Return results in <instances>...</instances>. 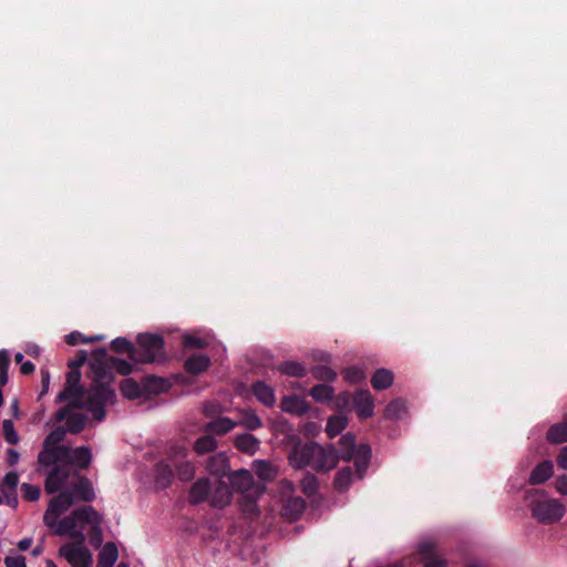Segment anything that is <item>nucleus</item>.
Here are the masks:
<instances>
[{
  "mask_svg": "<svg viewBox=\"0 0 567 567\" xmlns=\"http://www.w3.org/2000/svg\"><path fill=\"white\" fill-rule=\"evenodd\" d=\"M206 468L214 476H225L229 470L227 455L223 452L212 455L207 461Z\"/></svg>",
  "mask_w": 567,
  "mask_h": 567,
  "instance_id": "19",
  "label": "nucleus"
},
{
  "mask_svg": "<svg viewBox=\"0 0 567 567\" xmlns=\"http://www.w3.org/2000/svg\"><path fill=\"white\" fill-rule=\"evenodd\" d=\"M14 359H16V362H17L18 364H20V365L22 364V362H24V360H23V359H24V357H23V354H22V353H20V352L16 353Z\"/></svg>",
  "mask_w": 567,
  "mask_h": 567,
  "instance_id": "63",
  "label": "nucleus"
},
{
  "mask_svg": "<svg viewBox=\"0 0 567 567\" xmlns=\"http://www.w3.org/2000/svg\"><path fill=\"white\" fill-rule=\"evenodd\" d=\"M20 371L23 374H30V373H32L34 371V364L32 362H30V361H24L20 365Z\"/></svg>",
  "mask_w": 567,
  "mask_h": 567,
  "instance_id": "55",
  "label": "nucleus"
},
{
  "mask_svg": "<svg viewBox=\"0 0 567 567\" xmlns=\"http://www.w3.org/2000/svg\"><path fill=\"white\" fill-rule=\"evenodd\" d=\"M393 373L388 369H378L371 378V384L374 390H385L393 383Z\"/></svg>",
  "mask_w": 567,
  "mask_h": 567,
  "instance_id": "29",
  "label": "nucleus"
},
{
  "mask_svg": "<svg viewBox=\"0 0 567 567\" xmlns=\"http://www.w3.org/2000/svg\"><path fill=\"white\" fill-rule=\"evenodd\" d=\"M217 446V441L210 436L205 435L196 440L194 444V450L197 454H205L208 452H213Z\"/></svg>",
  "mask_w": 567,
  "mask_h": 567,
  "instance_id": "40",
  "label": "nucleus"
},
{
  "mask_svg": "<svg viewBox=\"0 0 567 567\" xmlns=\"http://www.w3.org/2000/svg\"><path fill=\"white\" fill-rule=\"evenodd\" d=\"M2 434L9 444H17L19 436L14 430L13 422L11 420H4L2 423Z\"/></svg>",
  "mask_w": 567,
  "mask_h": 567,
  "instance_id": "47",
  "label": "nucleus"
},
{
  "mask_svg": "<svg viewBox=\"0 0 567 567\" xmlns=\"http://www.w3.org/2000/svg\"><path fill=\"white\" fill-rule=\"evenodd\" d=\"M554 474V464L551 461H544L538 464L529 475V483L533 485L542 484L549 480Z\"/></svg>",
  "mask_w": 567,
  "mask_h": 567,
  "instance_id": "22",
  "label": "nucleus"
},
{
  "mask_svg": "<svg viewBox=\"0 0 567 567\" xmlns=\"http://www.w3.org/2000/svg\"><path fill=\"white\" fill-rule=\"evenodd\" d=\"M80 402H81V405L79 404V406L71 404V402H68V405L61 408L55 414V420L58 422H62V421L66 422V426H68L66 430L71 433L81 432L86 424V415L81 411L82 409L85 408L87 411L93 413L89 409L87 396L85 399H81ZM92 415H94V414H92ZM93 417L95 419V416H93Z\"/></svg>",
  "mask_w": 567,
  "mask_h": 567,
  "instance_id": "9",
  "label": "nucleus"
},
{
  "mask_svg": "<svg viewBox=\"0 0 567 567\" xmlns=\"http://www.w3.org/2000/svg\"><path fill=\"white\" fill-rule=\"evenodd\" d=\"M333 388L327 384H317L311 388L309 394L317 402L329 401L333 395Z\"/></svg>",
  "mask_w": 567,
  "mask_h": 567,
  "instance_id": "36",
  "label": "nucleus"
},
{
  "mask_svg": "<svg viewBox=\"0 0 567 567\" xmlns=\"http://www.w3.org/2000/svg\"><path fill=\"white\" fill-rule=\"evenodd\" d=\"M137 346L136 353L133 354L136 363L162 361L165 358L164 340L159 334L141 333Z\"/></svg>",
  "mask_w": 567,
  "mask_h": 567,
  "instance_id": "8",
  "label": "nucleus"
},
{
  "mask_svg": "<svg viewBox=\"0 0 567 567\" xmlns=\"http://www.w3.org/2000/svg\"><path fill=\"white\" fill-rule=\"evenodd\" d=\"M42 550H43V549H42V547H41V546H37V547H34V548L32 549V555H33V556H39V555H41Z\"/></svg>",
  "mask_w": 567,
  "mask_h": 567,
  "instance_id": "64",
  "label": "nucleus"
},
{
  "mask_svg": "<svg viewBox=\"0 0 567 567\" xmlns=\"http://www.w3.org/2000/svg\"><path fill=\"white\" fill-rule=\"evenodd\" d=\"M312 375L320 381H333L337 372L327 365H317L312 369Z\"/></svg>",
  "mask_w": 567,
  "mask_h": 567,
  "instance_id": "46",
  "label": "nucleus"
},
{
  "mask_svg": "<svg viewBox=\"0 0 567 567\" xmlns=\"http://www.w3.org/2000/svg\"><path fill=\"white\" fill-rule=\"evenodd\" d=\"M70 371L66 375V385L63 391H61L58 395V401H66L71 402V404L81 405V399L86 398V391L80 386L81 372L73 364L69 363Z\"/></svg>",
  "mask_w": 567,
  "mask_h": 567,
  "instance_id": "10",
  "label": "nucleus"
},
{
  "mask_svg": "<svg viewBox=\"0 0 567 567\" xmlns=\"http://www.w3.org/2000/svg\"><path fill=\"white\" fill-rule=\"evenodd\" d=\"M235 445L245 453L254 454L258 449L259 441L254 435L246 433L236 437Z\"/></svg>",
  "mask_w": 567,
  "mask_h": 567,
  "instance_id": "33",
  "label": "nucleus"
},
{
  "mask_svg": "<svg viewBox=\"0 0 567 567\" xmlns=\"http://www.w3.org/2000/svg\"><path fill=\"white\" fill-rule=\"evenodd\" d=\"M90 378L92 384L87 390L89 409L96 421L105 419V406L115 402V392L112 388L114 380L113 370L122 375H128L133 371L132 363L110 357L105 349H96L89 361Z\"/></svg>",
  "mask_w": 567,
  "mask_h": 567,
  "instance_id": "2",
  "label": "nucleus"
},
{
  "mask_svg": "<svg viewBox=\"0 0 567 567\" xmlns=\"http://www.w3.org/2000/svg\"><path fill=\"white\" fill-rule=\"evenodd\" d=\"M186 454L187 450L184 446H176L172 450L169 456V461L176 468L178 477L184 482L190 481L195 474L194 464L189 461H184Z\"/></svg>",
  "mask_w": 567,
  "mask_h": 567,
  "instance_id": "12",
  "label": "nucleus"
},
{
  "mask_svg": "<svg viewBox=\"0 0 567 567\" xmlns=\"http://www.w3.org/2000/svg\"><path fill=\"white\" fill-rule=\"evenodd\" d=\"M236 423L250 431L257 430L262 425L260 417L252 410L241 411L240 417Z\"/></svg>",
  "mask_w": 567,
  "mask_h": 567,
  "instance_id": "35",
  "label": "nucleus"
},
{
  "mask_svg": "<svg viewBox=\"0 0 567 567\" xmlns=\"http://www.w3.org/2000/svg\"><path fill=\"white\" fill-rule=\"evenodd\" d=\"M65 341L71 346H76L79 343H86V337L79 331H73L65 336Z\"/></svg>",
  "mask_w": 567,
  "mask_h": 567,
  "instance_id": "49",
  "label": "nucleus"
},
{
  "mask_svg": "<svg viewBox=\"0 0 567 567\" xmlns=\"http://www.w3.org/2000/svg\"><path fill=\"white\" fill-rule=\"evenodd\" d=\"M305 508L306 502L303 498L299 496L288 497L282 506L281 514L286 519L295 522L301 516Z\"/></svg>",
  "mask_w": 567,
  "mask_h": 567,
  "instance_id": "18",
  "label": "nucleus"
},
{
  "mask_svg": "<svg viewBox=\"0 0 567 567\" xmlns=\"http://www.w3.org/2000/svg\"><path fill=\"white\" fill-rule=\"evenodd\" d=\"M19 483V476L16 472H9L3 477L0 488L3 494L14 493Z\"/></svg>",
  "mask_w": 567,
  "mask_h": 567,
  "instance_id": "44",
  "label": "nucleus"
},
{
  "mask_svg": "<svg viewBox=\"0 0 567 567\" xmlns=\"http://www.w3.org/2000/svg\"><path fill=\"white\" fill-rule=\"evenodd\" d=\"M417 553L424 567H446L445 560L435 553V546L432 542H422L419 544Z\"/></svg>",
  "mask_w": 567,
  "mask_h": 567,
  "instance_id": "17",
  "label": "nucleus"
},
{
  "mask_svg": "<svg viewBox=\"0 0 567 567\" xmlns=\"http://www.w3.org/2000/svg\"><path fill=\"white\" fill-rule=\"evenodd\" d=\"M351 403V395L348 392L341 393L336 398L334 405L336 408L342 410L348 409Z\"/></svg>",
  "mask_w": 567,
  "mask_h": 567,
  "instance_id": "50",
  "label": "nucleus"
},
{
  "mask_svg": "<svg viewBox=\"0 0 567 567\" xmlns=\"http://www.w3.org/2000/svg\"><path fill=\"white\" fill-rule=\"evenodd\" d=\"M66 429L63 426H58L54 430H52L48 436L44 440L43 443V450L40 453H53L60 447L61 445H58L60 442H62L66 434Z\"/></svg>",
  "mask_w": 567,
  "mask_h": 567,
  "instance_id": "25",
  "label": "nucleus"
},
{
  "mask_svg": "<svg viewBox=\"0 0 567 567\" xmlns=\"http://www.w3.org/2000/svg\"><path fill=\"white\" fill-rule=\"evenodd\" d=\"M406 413V403L401 399H395L385 408V416L390 419H401Z\"/></svg>",
  "mask_w": 567,
  "mask_h": 567,
  "instance_id": "37",
  "label": "nucleus"
},
{
  "mask_svg": "<svg viewBox=\"0 0 567 567\" xmlns=\"http://www.w3.org/2000/svg\"><path fill=\"white\" fill-rule=\"evenodd\" d=\"M112 349L117 353H127L133 361V354L136 353V347L126 338H116L111 343Z\"/></svg>",
  "mask_w": 567,
  "mask_h": 567,
  "instance_id": "38",
  "label": "nucleus"
},
{
  "mask_svg": "<svg viewBox=\"0 0 567 567\" xmlns=\"http://www.w3.org/2000/svg\"><path fill=\"white\" fill-rule=\"evenodd\" d=\"M6 497H7V503L11 506V507H16L18 505V499H17V496H16V492L14 493H7L4 494Z\"/></svg>",
  "mask_w": 567,
  "mask_h": 567,
  "instance_id": "61",
  "label": "nucleus"
},
{
  "mask_svg": "<svg viewBox=\"0 0 567 567\" xmlns=\"http://www.w3.org/2000/svg\"><path fill=\"white\" fill-rule=\"evenodd\" d=\"M44 488L48 494L60 492L58 496L50 499L43 516V522L49 527H54L60 515L66 512L74 502H91L95 498V492L90 481L72 474L68 465H55L47 476Z\"/></svg>",
  "mask_w": 567,
  "mask_h": 567,
  "instance_id": "1",
  "label": "nucleus"
},
{
  "mask_svg": "<svg viewBox=\"0 0 567 567\" xmlns=\"http://www.w3.org/2000/svg\"><path fill=\"white\" fill-rule=\"evenodd\" d=\"M169 384L165 379L147 377L143 381L144 395H156L165 392Z\"/></svg>",
  "mask_w": 567,
  "mask_h": 567,
  "instance_id": "26",
  "label": "nucleus"
},
{
  "mask_svg": "<svg viewBox=\"0 0 567 567\" xmlns=\"http://www.w3.org/2000/svg\"><path fill=\"white\" fill-rule=\"evenodd\" d=\"M279 371L284 374L297 377V378H301V377L306 375L305 367L301 363L295 362V361L284 362L279 367Z\"/></svg>",
  "mask_w": 567,
  "mask_h": 567,
  "instance_id": "41",
  "label": "nucleus"
},
{
  "mask_svg": "<svg viewBox=\"0 0 567 567\" xmlns=\"http://www.w3.org/2000/svg\"><path fill=\"white\" fill-rule=\"evenodd\" d=\"M101 516L92 506H84L73 511L56 524L55 533L76 539V543H68L60 547L59 554L65 558L72 567H92L91 551L84 545V530L90 527L100 530Z\"/></svg>",
  "mask_w": 567,
  "mask_h": 567,
  "instance_id": "3",
  "label": "nucleus"
},
{
  "mask_svg": "<svg viewBox=\"0 0 567 567\" xmlns=\"http://www.w3.org/2000/svg\"><path fill=\"white\" fill-rule=\"evenodd\" d=\"M92 461L91 450L86 446L72 449L65 445L58 447L53 453H40L39 463L44 466H50L56 463H70L78 468H85Z\"/></svg>",
  "mask_w": 567,
  "mask_h": 567,
  "instance_id": "6",
  "label": "nucleus"
},
{
  "mask_svg": "<svg viewBox=\"0 0 567 567\" xmlns=\"http://www.w3.org/2000/svg\"><path fill=\"white\" fill-rule=\"evenodd\" d=\"M212 337L208 333H193V334H185L183 338V344L186 348H206L210 344Z\"/></svg>",
  "mask_w": 567,
  "mask_h": 567,
  "instance_id": "32",
  "label": "nucleus"
},
{
  "mask_svg": "<svg viewBox=\"0 0 567 567\" xmlns=\"http://www.w3.org/2000/svg\"><path fill=\"white\" fill-rule=\"evenodd\" d=\"M343 378L349 383L355 384L365 379V373L360 367H350L342 371Z\"/></svg>",
  "mask_w": 567,
  "mask_h": 567,
  "instance_id": "43",
  "label": "nucleus"
},
{
  "mask_svg": "<svg viewBox=\"0 0 567 567\" xmlns=\"http://www.w3.org/2000/svg\"><path fill=\"white\" fill-rule=\"evenodd\" d=\"M353 409L355 410L358 416L363 420L373 415L374 411V401L371 393L368 390L358 391L353 399Z\"/></svg>",
  "mask_w": 567,
  "mask_h": 567,
  "instance_id": "14",
  "label": "nucleus"
},
{
  "mask_svg": "<svg viewBox=\"0 0 567 567\" xmlns=\"http://www.w3.org/2000/svg\"><path fill=\"white\" fill-rule=\"evenodd\" d=\"M547 440L555 444L567 441V414L563 422L554 424L548 430Z\"/></svg>",
  "mask_w": 567,
  "mask_h": 567,
  "instance_id": "34",
  "label": "nucleus"
},
{
  "mask_svg": "<svg viewBox=\"0 0 567 567\" xmlns=\"http://www.w3.org/2000/svg\"><path fill=\"white\" fill-rule=\"evenodd\" d=\"M86 361V352L80 351L76 355V359L71 361L78 369Z\"/></svg>",
  "mask_w": 567,
  "mask_h": 567,
  "instance_id": "56",
  "label": "nucleus"
},
{
  "mask_svg": "<svg viewBox=\"0 0 567 567\" xmlns=\"http://www.w3.org/2000/svg\"><path fill=\"white\" fill-rule=\"evenodd\" d=\"M352 471L350 467L341 468L334 477V486L339 491H346L352 483Z\"/></svg>",
  "mask_w": 567,
  "mask_h": 567,
  "instance_id": "39",
  "label": "nucleus"
},
{
  "mask_svg": "<svg viewBox=\"0 0 567 567\" xmlns=\"http://www.w3.org/2000/svg\"><path fill=\"white\" fill-rule=\"evenodd\" d=\"M172 463L162 461L156 464L155 467V484L159 488H166L172 481L173 477V470H172Z\"/></svg>",
  "mask_w": 567,
  "mask_h": 567,
  "instance_id": "23",
  "label": "nucleus"
},
{
  "mask_svg": "<svg viewBox=\"0 0 567 567\" xmlns=\"http://www.w3.org/2000/svg\"><path fill=\"white\" fill-rule=\"evenodd\" d=\"M251 391L256 399L266 406H272L276 403L274 389L264 381H257L252 384Z\"/></svg>",
  "mask_w": 567,
  "mask_h": 567,
  "instance_id": "21",
  "label": "nucleus"
},
{
  "mask_svg": "<svg viewBox=\"0 0 567 567\" xmlns=\"http://www.w3.org/2000/svg\"><path fill=\"white\" fill-rule=\"evenodd\" d=\"M557 464L560 468L567 470V445L561 449L557 456Z\"/></svg>",
  "mask_w": 567,
  "mask_h": 567,
  "instance_id": "53",
  "label": "nucleus"
},
{
  "mask_svg": "<svg viewBox=\"0 0 567 567\" xmlns=\"http://www.w3.org/2000/svg\"><path fill=\"white\" fill-rule=\"evenodd\" d=\"M348 425V417L343 414L332 415L328 419L326 432L329 437L339 435Z\"/></svg>",
  "mask_w": 567,
  "mask_h": 567,
  "instance_id": "31",
  "label": "nucleus"
},
{
  "mask_svg": "<svg viewBox=\"0 0 567 567\" xmlns=\"http://www.w3.org/2000/svg\"><path fill=\"white\" fill-rule=\"evenodd\" d=\"M120 389H121L122 394L125 398L131 399V400L137 399V398H141L142 395H144L143 383L140 384L135 380L130 379V378L124 379L121 382Z\"/></svg>",
  "mask_w": 567,
  "mask_h": 567,
  "instance_id": "30",
  "label": "nucleus"
},
{
  "mask_svg": "<svg viewBox=\"0 0 567 567\" xmlns=\"http://www.w3.org/2000/svg\"><path fill=\"white\" fill-rule=\"evenodd\" d=\"M7 567H27L23 556H8L4 558Z\"/></svg>",
  "mask_w": 567,
  "mask_h": 567,
  "instance_id": "51",
  "label": "nucleus"
},
{
  "mask_svg": "<svg viewBox=\"0 0 567 567\" xmlns=\"http://www.w3.org/2000/svg\"><path fill=\"white\" fill-rule=\"evenodd\" d=\"M21 492L23 494V497L30 502L39 499L41 493L38 486L28 483H23L21 485Z\"/></svg>",
  "mask_w": 567,
  "mask_h": 567,
  "instance_id": "48",
  "label": "nucleus"
},
{
  "mask_svg": "<svg viewBox=\"0 0 567 567\" xmlns=\"http://www.w3.org/2000/svg\"><path fill=\"white\" fill-rule=\"evenodd\" d=\"M41 382L43 386V392L48 391L50 383V374L47 370H41Z\"/></svg>",
  "mask_w": 567,
  "mask_h": 567,
  "instance_id": "57",
  "label": "nucleus"
},
{
  "mask_svg": "<svg viewBox=\"0 0 567 567\" xmlns=\"http://www.w3.org/2000/svg\"><path fill=\"white\" fill-rule=\"evenodd\" d=\"M117 558L118 549L116 545L109 542L102 547L99 554L97 567H113Z\"/></svg>",
  "mask_w": 567,
  "mask_h": 567,
  "instance_id": "24",
  "label": "nucleus"
},
{
  "mask_svg": "<svg viewBox=\"0 0 567 567\" xmlns=\"http://www.w3.org/2000/svg\"><path fill=\"white\" fill-rule=\"evenodd\" d=\"M102 339H103L102 336L86 337V343H92V342H95V341H99V340H102Z\"/></svg>",
  "mask_w": 567,
  "mask_h": 567,
  "instance_id": "62",
  "label": "nucleus"
},
{
  "mask_svg": "<svg viewBox=\"0 0 567 567\" xmlns=\"http://www.w3.org/2000/svg\"><path fill=\"white\" fill-rule=\"evenodd\" d=\"M252 467L261 480H270L275 475L272 465L266 461H255Z\"/></svg>",
  "mask_w": 567,
  "mask_h": 567,
  "instance_id": "42",
  "label": "nucleus"
},
{
  "mask_svg": "<svg viewBox=\"0 0 567 567\" xmlns=\"http://www.w3.org/2000/svg\"><path fill=\"white\" fill-rule=\"evenodd\" d=\"M210 360L205 354H194L185 361V369L192 374H198L209 367Z\"/></svg>",
  "mask_w": 567,
  "mask_h": 567,
  "instance_id": "28",
  "label": "nucleus"
},
{
  "mask_svg": "<svg viewBox=\"0 0 567 567\" xmlns=\"http://www.w3.org/2000/svg\"><path fill=\"white\" fill-rule=\"evenodd\" d=\"M25 353L32 357L40 355V348L37 344H29L25 348Z\"/></svg>",
  "mask_w": 567,
  "mask_h": 567,
  "instance_id": "59",
  "label": "nucleus"
},
{
  "mask_svg": "<svg viewBox=\"0 0 567 567\" xmlns=\"http://www.w3.org/2000/svg\"><path fill=\"white\" fill-rule=\"evenodd\" d=\"M31 544H32V538L25 537V538H22L21 540H19L18 548L21 551H25L30 548Z\"/></svg>",
  "mask_w": 567,
  "mask_h": 567,
  "instance_id": "58",
  "label": "nucleus"
},
{
  "mask_svg": "<svg viewBox=\"0 0 567 567\" xmlns=\"http://www.w3.org/2000/svg\"><path fill=\"white\" fill-rule=\"evenodd\" d=\"M281 489L282 493H291L295 491V484L291 481H282Z\"/></svg>",
  "mask_w": 567,
  "mask_h": 567,
  "instance_id": "60",
  "label": "nucleus"
},
{
  "mask_svg": "<svg viewBox=\"0 0 567 567\" xmlns=\"http://www.w3.org/2000/svg\"><path fill=\"white\" fill-rule=\"evenodd\" d=\"M315 445L316 443H301L298 442L293 445L289 453V462L295 468H302L306 466L315 465Z\"/></svg>",
  "mask_w": 567,
  "mask_h": 567,
  "instance_id": "11",
  "label": "nucleus"
},
{
  "mask_svg": "<svg viewBox=\"0 0 567 567\" xmlns=\"http://www.w3.org/2000/svg\"><path fill=\"white\" fill-rule=\"evenodd\" d=\"M19 458H20V455L16 450H13V449L8 450L7 461H8L9 465L17 464L19 462Z\"/></svg>",
  "mask_w": 567,
  "mask_h": 567,
  "instance_id": "54",
  "label": "nucleus"
},
{
  "mask_svg": "<svg viewBox=\"0 0 567 567\" xmlns=\"http://www.w3.org/2000/svg\"><path fill=\"white\" fill-rule=\"evenodd\" d=\"M233 492L228 485L223 481H217L214 489L210 488L209 503L218 508H224L230 504Z\"/></svg>",
  "mask_w": 567,
  "mask_h": 567,
  "instance_id": "15",
  "label": "nucleus"
},
{
  "mask_svg": "<svg viewBox=\"0 0 567 567\" xmlns=\"http://www.w3.org/2000/svg\"><path fill=\"white\" fill-rule=\"evenodd\" d=\"M280 408L284 412L292 415H303L310 409L306 399L296 394L285 395L281 399Z\"/></svg>",
  "mask_w": 567,
  "mask_h": 567,
  "instance_id": "16",
  "label": "nucleus"
},
{
  "mask_svg": "<svg viewBox=\"0 0 567 567\" xmlns=\"http://www.w3.org/2000/svg\"><path fill=\"white\" fill-rule=\"evenodd\" d=\"M532 516L540 524L558 523L566 513L565 505L556 498L548 497L542 489H532L526 494Z\"/></svg>",
  "mask_w": 567,
  "mask_h": 567,
  "instance_id": "4",
  "label": "nucleus"
},
{
  "mask_svg": "<svg viewBox=\"0 0 567 567\" xmlns=\"http://www.w3.org/2000/svg\"><path fill=\"white\" fill-rule=\"evenodd\" d=\"M210 483L208 478L197 480L190 487L189 502L192 504H199L204 501H209Z\"/></svg>",
  "mask_w": 567,
  "mask_h": 567,
  "instance_id": "20",
  "label": "nucleus"
},
{
  "mask_svg": "<svg viewBox=\"0 0 567 567\" xmlns=\"http://www.w3.org/2000/svg\"><path fill=\"white\" fill-rule=\"evenodd\" d=\"M229 482L235 492L241 495L240 507L244 513H257V499L262 495L265 486L254 481L252 474L247 470L235 471L229 474Z\"/></svg>",
  "mask_w": 567,
  "mask_h": 567,
  "instance_id": "5",
  "label": "nucleus"
},
{
  "mask_svg": "<svg viewBox=\"0 0 567 567\" xmlns=\"http://www.w3.org/2000/svg\"><path fill=\"white\" fill-rule=\"evenodd\" d=\"M301 489L307 496H313L318 491V480L312 474H306L301 480Z\"/></svg>",
  "mask_w": 567,
  "mask_h": 567,
  "instance_id": "45",
  "label": "nucleus"
},
{
  "mask_svg": "<svg viewBox=\"0 0 567 567\" xmlns=\"http://www.w3.org/2000/svg\"><path fill=\"white\" fill-rule=\"evenodd\" d=\"M315 465L313 468L317 471H330L337 466L339 455L336 449L331 445L321 446L316 443L315 445Z\"/></svg>",
  "mask_w": 567,
  "mask_h": 567,
  "instance_id": "13",
  "label": "nucleus"
},
{
  "mask_svg": "<svg viewBox=\"0 0 567 567\" xmlns=\"http://www.w3.org/2000/svg\"><path fill=\"white\" fill-rule=\"evenodd\" d=\"M236 425L237 423L229 417H218L207 423L205 426V431L212 432L217 435H223L230 432Z\"/></svg>",
  "mask_w": 567,
  "mask_h": 567,
  "instance_id": "27",
  "label": "nucleus"
},
{
  "mask_svg": "<svg viewBox=\"0 0 567 567\" xmlns=\"http://www.w3.org/2000/svg\"><path fill=\"white\" fill-rule=\"evenodd\" d=\"M556 489L561 495H567V475H561L557 477Z\"/></svg>",
  "mask_w": 567,
  "mask_h": 567,
  "instance_id": "52",
  "label": "nucleus"
},
{
  "mask_svg": "<svg viewBox=\"0 0 567 567\" xmlns=\"http://www.w3.org/2000/svg\"><path fill=\"white\" fill-rule=\"evenodd\" d=\"M341 458L353 461L358 478H362L371 460V447L368 444L355 445L354 437L351 434L343 435L340 441Z\"/></svg>",
  "mask_w": 567,
  "mask_h": 567,
  "instance_id": "7",
  "label": "nucleus"
}]
</instances>
